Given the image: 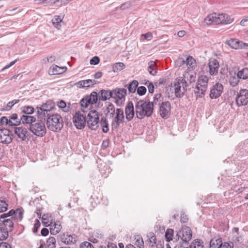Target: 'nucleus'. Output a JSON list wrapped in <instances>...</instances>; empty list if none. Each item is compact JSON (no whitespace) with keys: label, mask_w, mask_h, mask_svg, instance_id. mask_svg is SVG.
<instances>
[{"label":"nucleus","mask_w":248,"mask_h":248,"mask_svg":"<svg viewBox=\"0 0 248 248\" xmlns=\"http://www.w3.org/2000/svg\"><path fill=\"white\" fill-rule=\"evenodd\" d=\"M146 88L143 86L137 87V93L140 96L145 94L146 92Z\"/></svg>","instance_id":"nucleus-53"},{"label":"nucleus","mask_w":248,"mask_h":248,"mask_svg":"<svg viewBox=\"0 0 248 248\" xmlns=\"http://www.w3.org/2000/svg\"><path fill=\"white\" fill-rule=\"evenodd\" d=\"M53 227V226H52V224H51L50 225V233L51 234H53V235H56L57 233H58L59 232V231H56V229H54Z\"/></svg>","instance_id":"nucleus-63"},{"label":"nucleus","mask_w":248,"mask_h":248,"mask_svg":"<svg viewBox=\"0 0 248 248\" xmlns=\"http://www.w3.org/2000/svg\"><path fill=\"white\" fill-rule=\"evenodd\" d=\"M66 69V67H60L55 65L50 68V70L52 75H59L65 72Z\"/></svg>","instance_id":"nucleus-30"},{"label":"nucleus","mask_w":248,"mask_h":248,"mask_svg":"<svg viewBox=\"0 0 248 248\" xmlns=\"http://www.w3.org/2000/svg\"><path fill=\"white\" fill-rule=\"evenodd\" d=\"M148 72L153 76H155L157 73V67L155 62L150 61L148 62Z\"/></svg>","instance_id":"nucleus-28"},{"label":"nucleus","mask_w":248,"mask_h":248,"mask_svg":"<svg viewBox=\"0 0 248 248\" xmlns=\"http://www.w3.org/2000/svg\"><path fill=\"white\" fill-rule=\"evenodd\" d=\"M234 244L232 242L221 243L220 248H233Z\"/></svg>","instance_id":"nucleus-55"},{"label":"nucleus","mask_w":248,"mask_h":248,"mask_svg":"<svg viewBox=\"0 0 248 248\" xmlns=\"http://www.w3.org/2000/svg\"><path fill=\"white\" fill-rule=\"evenodd\" d=\"M153 103L140 100L135 104V113L137 118L142 119L145 117H150L153 112Z\"/></svg>","instance_id":"nucleus-1"},{"label":"nucleus","mask_w":248,"mask_h":248,"mask_svg":"<svg viewBox=\"0 0 248 248\" xmlns=\"http://www.w3.org/2000/svg\"><path fill=\"white\" fill-rule=\"evenodd\" d=\"M226 43L230 47L235 49L248 48V44L244 43L236 39L231 38L227 40Z\"/></svg>","instance_id":"nucleus-15"},{"label":"nucleus","mask_w":248,"mask_h":248,"mask_svg":"<svg viewBox=\"0 0 248 248\" xmlns=\"http://www.w3.org/2000/svg\"><path fill=\"white\" fill-rule=\"evenodd\" d=\"M170 103L169 101L162 102L159 108V114L163 119L169 118L170 112Z\"/></svg>","instance_id":"nucleus-16"},{"label":"nucleus","mask_w":248,"mask_h":248,"mask_svg":"<svg viewBox=\"0 0 248 248\" xmlns=\"http://www.w3.org/2000/svg\"><path fill=\"white\" fill-rule=\"evenodd\" d=\"M112 98L116 99L115 103L121 106L123 105L125 100L127 90L125 88H115L112 90Z\"/></svg>","instance_id":"nucleus-10"},{"label":"nucleus","mask_w":248,"mask_h":248,"mask_svg":"<svg viewBox=\"0 0 248 248\" xmlns=\"http://www.w3.org/2000/svg\"><path fill=\"white\" fill-rule=\"evenodd\" d=\"M15 214V210L12 209L6 213H4V214H2L0 216V221H1L2 219H6V218L12 216L11 218H13V216L14 217Z\"/></svg>","instance_id":"nucleus-44"},{"label":"nucleus","mask_w":248,"mask_h":248,"mask_svg":"<svg viewBox=\"0 0 248 248\" xmlns=\"http://www.w3.org/2000/svg\"><path fill=\"white\" fill-rule=\"evenodd\" d=\"M36 119V118L35 117L27 114L23 115L20 118L21 124H29L30 125H31Z\"/></svg>","instance_id":"nucleus-25"},{"label":"nucleus","mask_w":248,"mask_h":248,"mask_svg":"<svg viewBox=\"0 0 248 248\" xmlns=\"http://www.w3.org/2000/svg\"><path fill=\"white\" fill-rule=\"evenodd\" d=\"M209 72L210 76H216L217 74L219 68L218 61L215 58H211L208 63Z\"/></svg>","instance_id":"nucleus-17"},{"label":"nucleus","mask_w":248,"mask_h":248,"mask_svg":"<svg viewBox=\"0 0 248 248\" xmlns=\"http://www.w3.org/2000/svg\"><path fill=\"white\" fill-rule=\"evenodd\" d=\"M142 36L144 37V38L147 40H151L152 38V33L150 32H148L145 34H142Z\"/></svg>","instance_id":"nucleus-60"},{"label":"nucleus","mask_w":248,"mask_h":248,"mask_svg":"<svg viewBox=\"0 0 248 248\" xmlns=\"http://www.w3.org/2000/svg\"><path fill=\"white\" fill-rule=\"evenodd\" d=\"M0 125L5 124L11 126V124H12V122L10 121L7 117L3 116L0 118Z\"/></svg>","instance_id":"nucleus-48"},{"label":"nucleus","mask_w":248,"mask_h":248,"mask_svg":"<svg viewBox=\"0 0 248 248\" xmlns=\"http://www.w3.org/2000/svg\"><path fill=\"white\" fill-rule=\"evenodd\" d=\"M126 119L128 121H130L134 117L135 114L134 108L132 102H129L125 108Z\"/></svg>","instance_id":"nucleus-19"},{"label":"nucleus","mask_w":248,"mask_h":248,"mask_svg":"<svg viewBox=\"0 0 248 248\" xmlns=\"http://www.w3.org/2000/svg\"><path fill=\"white\" fill-rule=\"evenodd\" d=\"M186 64L187 66L193 68L195 65V61L192 56H188L186 60Z\"/></svg>","instance_id":"nucleus-41"},{"label":"nucleus","mask_w":248,"mask_h":248,"mask_svg":"<svg viewBox=\"0 0 248 248\" xmlns=\"http://www.w3.org/2000/svg\"><path fill=\"white\" fill-rule=\"evenodd\" d=\"M112 90H101L98 94V99L101 101H106L110 98H112Z\"/></svg>","instance_id":"nucleus-21"},{"label":"nucleus","mask_w":248,"mask_h":248,"mask_svg":"<svg viewBox=\"0 0 248 248\" xmlns=\"http://www.w3.org/2000/svg\"><path fill=\"white\" fill-rule=\"evenodd\" d=\"M124 120V111L121 108H117L115 112V116L113 120L111 125L112 128L117 129L121 123H123Z\"/></svg>","instance_id":"nucleus-12"},{"label":"nucleus","mask_w":248,"mask_h":248,"mask_svg":"<svg viewBox=\"0 0 248 248\" xmlns=\"http://www.w3.org/2000/svg\"><path fill=\"white\" fill-rule=\"evenodd\" d=\"M8 204L5 201L0 200V213L4 212L7 210Z\"/></svg>","instance_id":"nucleus-50"},{"label":"nucleus","mask_w":248,"mask_h":248,"mask_svg":"<svg viewBox=\"0 0 248 248\" xmlns=\"http://www.w3.org/2000/svg\"><path fill=\"white\" fill-rule=\"evenodd\" d=\"M0 248H11V247L6 242H1L0 243Z\"/></svg>","instance_id":"nucleus-64"},{"label":"nucleus","mask_w":248,"mask_h":248,"mask_svg":"<svg viewBox=\"0 0 248 248\" xmlns=\"http://www.w3.org/2000/svg\"><path fill=\"white\" fill-rule=\"evenodd\" d=\"M209 78L204 75L199 76L194 92L197 96L202 97L205 94L208 87Z\"/></svg>","instance_id":"nucleus-4"},{"label":"nucleus","mask_w":248,"mask_h":248,"mask_svg":"<svg viewBox=\"0 0 248 248\" xmlns=\"http://www.w3.org/2000/svg\"><path fill=\"white\" fill-rule=\"evenodd\" d=\"M189 248H203V246L202 245L200 240H194L192 244L189 246Z\"/></svg>","instance_id":"nucleus-45"},{"label":"nucleus","mask_w":248,"mask_h":248,"mask_svg":"<svg viewBox=\"0 0 248 248\" xmlns=\"http://www.w3.org/2000/svg\"><path fill=\"white\" fill-rule=\"evenodd\" d=\"M145 83L144 85H146L148 87V91L150 93H153L154 92L155 87L153 83L150 82L149 80H145Z\"/></svg>","instance_id":"nucleus-49"},{"label":"nucleus","mask_w":248,"mask_h":248,"mask_svg":"<svg viewBox=\"0 0 248 248\" xmlns=\"http://www.w3.org/2000/svg\"><path fill=\"white\" fill-rule=\"evenodd\" d=\"M13 101L9 102L6 106H4L2 110L3 111H9L14 106Z\"/></svg>","instance_id":"nucleus-57"},{"label":"nucleus","mask_w":248,"mask_h":248,"mask_svg":"<svg viewBox=\"0 0 248 248\" xmlns=\"http://www.w3.org/2000/svg\"><path fill=\"white\" fill-rule=\"evenodd\" d=\"M62 242L66 245L74 244L76 242V235L67 232L63 234L62 237Z\"/></svg>","instance_id":"nucleus-20"},{"label":"nucleus","mask_w":248,"mask_h":248,"mask_svg":"<svg viewBox=\"0 0 248 248\" xmlns=\"http://www.w3.org/2000/svg\"><path fill=\"white\" fill-rule=\"evenodd\" d=\"M15 212L14 217L21 220L23 218V212L22 210L20 209H17L16 210H15Z\"/></svg>","instance_id":"nucleus-51"},{"label":"nucleus","mask_w":248,"mask_h":248,"mask_svg":"<svg viewBox=\"0 0 248 248\" xmlns=\"http://www.w3.org/2000/svg\"><path fill=\"white\" fill-rule=\"evenodd\" d=\"M54 107L55 105L54 103L51 100L47 101L46 103L38 106V107L41 108L43 109V111L48 113H50V111L54 108Z\"/></svg>","instance_id":"nucleus-26"},{"label":"nucleus","mask_w":248,"mask_h":248,"mask_svg":"<svg viewBox=\"0 0 248 248\" xmlns=\"http://www.w3.org/2000/svg\"><path fill=\"white\" fill-rule=\"evenodd\" d=\"M223 90V85L219 83H217L213 85L210 90V97L211 99H216L222 94Z\"/></svg>","instance_id":"nucleus-18"},{"label":"nucleus","mask_w":248,"mask_h":248,"mask_svg":"<svg viewBox=\"0 0 248 248\" xmlns=\"http://www.w3.org/2000/svg\"><path fill=\"white\" fill-rule=\"evenodd\" d=\"M100 124L102 128L103 132L105 133H107L108 131L109 128L108 122L106 118L105 117L101 118Z\"/></svg>","instance_id":"nucleus-34"},{"label":"nucleus","mask_w":248,"mask_h":248,"mask_svg":"<svg viewBox=\"0 0 248 248\" xmlns=\"http://www.w3.org/2000/svg\"><path fill=\"white\" fill-rule=\"evenodd\" d=\"M41 233L42 235L44 236H46L48 235L49 233L48 230L47 228H44L42 229L41 231Z\"/></svg>","instance_id":"nucleus-62"},{"label":"nucleus","mask_w":248,"mask_h":248,"mask_svg":"<svg viewBox=\"0 0 248 248\" xmlns=\"http://www.w3.org/2000/svg\"><path fill=\"white\" fill-rule=\"evenodd\" d=\"M13 135L11 131L7 129H0V142L3 144H9L13 140Z\"/></svg>","instance_id":"nucleus-14"},{"label":"nucleus","mask_w":248,"mask_h":248,"mask_svg":"<svg viewBox=\"0 0 248 248\" xmlns=\"http://www.w3.org/2000/svg\"><path fill=\"white\" fill-rule=\"evenodd\" d=\"M35 110L36 111V116L37 117V120H42L46 121V118L47 119V117H49V115L51 114L50 113L43 111V109H42L41 108L38 107V106L36 107Z\"/></svg>","instance_id":"nucleus-24"},{"label":"nucleus","mask_w":248,"mask_h":248,"mask_svg":"<svg viewBox=\"0 0 248 248\" xmlns=\"http://www.w3.org/2000/svg\"><path fill=\"white\" fill-rule=\"evenodd\" d=\"M235 102L238 107L247 105L248 104V90H240L235 98Z\"/></svg>","instance_id":"nucleus-11"},{"label":"nucleus","mask_w":248,"mask_h":248,"mask_svg":"<svg viewBox=\"0 0 248 248\" xmlns=\"http://www.w3.org/2000/svg\"><path fill=\"white\" fill-rule=\"evenodd\" d=\"M107 110L108 113H110V116H113L115 111L114 106L111 103H109L107 108Z\"/></svg>","instance_id":"nucleus-46"},{"label":"nucleus","mask_w":248,"mask_h":248,"mask_svg":"<svg viewBox=\"0 0 248 248\" xmlns=\"http://www.w3.org/2000/svg\"><path fill=\"white\" fill-rule=\"evenodd\" d=\"M79 248H94L93 245L89 242L84 241L80 244Z\"/></svg>","instance_id":"nucleus-54"},{"label":"nucleus","mask_w":248,"mask_h":248,"mask_svg":"<svg viewBox=\"0 0 248 248\" xmlns=\"http://www.w3.org/2000/svg\"><path fill=\"white\" fill-rule=\"evenodd\" d=\"M9 119L12 122L11 126H17L20 125L21 121L20 118H18V115L16 113H13L9 117Z\"/></svg>","instance_id":"nucleus-29"},{"label":"nucleus","mask_w":248,"mask_h":248,"mask_svg":"<svg viewBox=\"0 0 248 248\" xmlns=\"http://www.w3.org/2000/svg\"><path fill=\"white\" fill-rule=\"evenodd\" d=\"M15 133L23 140H25L28 136V131L25 128L20 127L15 128Z\"/></svg>","instance_id":"nucleus-22"},{"label":"nucleus","mask_w":248,"mask_h":248,"mask_svg":"<svg viewBox=\"0 0 248 248\" xmlns=\"http://www.w3.org/2000/svg\"><path fill=\"white\" fill-rule=\"evenodd\" d=\"M84 82H85V87L87 88L91 86L93 87L94 84H96V81L92 79L84 80Z\"/></svg>","instance_id":"nucleus-52"},{"label":"nucleus","mask_w":248,"mask_h":248,"mask_svg":"<svg viewBox=\"0 0 248 248\" xmlns=\"http://www.w3.org/2000/svg\"><path fill=\"white\" fill-rule=\"evenodd\" d=\"M9 236V232L3 227H0V241L6 240Z\"/></svg>","instance_id":"nucleus-37"},{"label":"nucleus","mask_w":248,"mask_h":248,"mask_svg":"<svg viewBox=\"0 0 248 248\" xmlns=\"http://www.w3.org/2000/svg\"><path fill=\"white\" fill-rule=\"evenodd\" d=\"M57 105L59 108H65L66 106V103L63 100H61L60 102H58Z\"/></svg>","instance_id":"nucleus-61"},{"label":"nucleus","mask_w":248,"mask_h":248,"mask_svg":"<svg viewBox=\"0 0 248 248\" xmlns=\"http://www.w3.org/2000/svg\"><path fill=\"white\" fill-rule=\"evenodd\" d=\"M147 241L149 246L151 247H154L156 242V239L155 234L153 232H150L147 234Z\"/></svg>","instance_id":"nucleus-31"},{"label":"nucleus","mask_w":248,"mask_h":248,"mask_svg":"<svg viewBox=\"0 0 248 248\" xmlns=\"http://www.w3.org/2000/svg\"><path fill=\"white\" fill-rule=\"evenodd\" d=\"M56 239L54 237H50L46 241V248H55Z\"/></svg>","instance_id":"nucleus-39"},{"label":"nucleus","mask_w":248,"mask_h":248,"mask_svg":"<svg viewBox=\"0 0 248 248\" xmlns=\"http://www.w3.org/2000/svg\"><path fill=\"white\" fill-rule=\"evenodd\" d=\"M132 6L131 2L127 1L123 4H122L120 7V8L122 10H125L127 8H130Z\"/></svg>","instance_id":"nucleus-59"},{"label":"nucleus","mask_w":248,"mask_h":248,"mask_svg":"<svg viewBox=\"0 0 248 248\" xmlns=\"http://www.w3.org/2000/svg\"><path fill=\"white\" fill-rule=\"evenodd\" d=\"M162 101V97L161 93H156L154 97L153 106L155 105L159 104L160 102Z\"/></svg>","instance_id":"nucleus-43"},{"label":"nucleus","mask_w":248,"mask_h":248,"mask_svg":"<svg viewBox=\"0 0 248 248\" xmlns=\"http://www.w3.org/2000/svg\"><path fill=\"white\" fill-rule=\"evenodd\" d=\"M0 221V227H3L6 229L8 232H11L13 230L14 223L11 218L2 219Z\"/></svg>","instance_id":"nucleus-23"},{"label":"nucleus","mask_w":248,"mask_h":248,"mask_svg":"<svg viewBox=\"0 0 248 248\" xmlns=\"http://www.w3.org/2000/svg\"><path fill=\"white\" fill-rule=\"evenodd\" d=\"M138 85L139 82L136 80H134L131 82H130L127 86L129 93H134L137 89Z\"/></svg>","instance_id":"nucleus-33"},{"label":"nucleus","mask_w":248,"mask_h":248,"mask_svg":"<svg viewBox=\"0 0 248 248\" xmlns=\"http://www.w3.org/2000/svg\"><path fill=\"white\" fill-rule=\"evenodd\" d=\"M98 100V93L96 92H93L90 95L85 96L80 101L81 110L86 112L85 109L90 105L96 103Z\"/></svg>","instance_id":"nucleus-7"},{"label":"nucleus","mask_w":248,"mask_h":248,"mask_svg":"<svg viewBox=\"0 0 248 248\" xmlns=\"http://www.w3.org/2000/svg\"><path fill=\"white\" fill-rule=\"evenodd\" d=\"M41 226V223L38 219H36L35 221V223L34 225V227L33 228V232L34 233H36L38 232V230Z\"/></svg>","instance_id":"nucleus-56"},{"label":"nucleus","mask_w":248,"mask_h":248,"mask_svg":"<svg viewBox=\"0 0 248 248\" xmlns=\"http://www.w3.org/2000/svg\"><path fill=\"white\" fill-rule=\"evenodd\" d=\"M63 17L60 16H55L52 19L51 21L53 25L58 30H60L62 27Z\"/></svg>","instance_id":"nucleus-27"},{"label":"nucleus","mask_w":248,"mask_h":248,"mask_svg":"<svg viewBox=\"0 0 248 248\" xmlns=\"http://www.w3.org/2000/svg\"><path fill=\"white\" fill-rule=\"evenodd\" d=\"M233 19L226 14H217L216 13L208 15L204 19L208 25L228 24L232 23Z\"/></svg>","instance_id":"nucleus-2"},{"label":"nucleus","mask_w":248,"mask_h":248,"mask_svg":"<svg viewBox=\"0 0 248 248\" xmlns=\"http://www.w3.org/2000/svg\"><path fill=\"white\" fill-rule=\"evenodd\" d=\"M240 78L238 77L237 75L236 76L235 74L233 76L230 77L229 78V83L232 87H235L239 82Z\"/></svg>","instance_id":"nucleus-40"},{"label":"nucleus","mask_w":248,"mask_h":248,"mask_svg":"<svg viewBox=\"0 0 248 248\" xmlns=\"http://www.w3.org/2000/svg\"><path fill=\"white\" fill-rule=\"evenodd\" d=\"M237 76L240 79H246L248 78V68H244L237 73Z\"/></svg>","instance_id":"nucleus-35"},{"label":"nucleus","mask_w":248,"mask_h":248,"mask_svg":"<svg viewBox=\"0 0 248 248\" xmlns=\"http://www.w3.org/2000/svg\"><path fill=\"white\" fill-rule=\"evenodd\" d=\"M73 123L78 129H82L85 126L86 118L85 116L79 112H76L73 118Z\"/></svg>","instance_id":"nucleus-13"},{"label":"nucleus","mask_w":248,"mask_h":248,"mask_svg":"<svg viewBox=\"0 0 248 248\" xmlns=\"http://www.w3.org/2000/svg\"><path fill=\"white\" fill-rule=\"evenodd\" d=\"M35 109L31 106H25L22 108V112L27 115L32 114Z\"/></svg>","instance_id":"nucleus-38"},{"label":"nucleus","mask_w":248,"mask_h":248,"mask_svg":"<svg viewBox=\"0 0 248 248\" xmlns=\"http://www.w3.org/2000/svg\"><path fill=\"white\" fill-rule=\"evenodd\" d=\"M99 58L97 56H94L90 60V63L92 65H96L99 63Z\"/></svg>","instance_id":"nucleus-58"},{"label":"nucleus","mask_w":248,"mask_h":248,"mask_svg":"<svg viewBox=\"0 0 248 248\" xmlns=\"http://www.w3.org/2000/svg\"><path fill=\"white\" fill-rule=\"evenodd\" d=\"M187 82L185 79L179 77L176 79L174 83L175 94L177 97H181L184 95V92L187 90Z\"/></svg>","instance_id":"nucleus-9"},{"label":"nucleus","mask_w":248,"mask_h":248,"mask_svg":"<svg viewBox=\"0 0 248 248\" xmlns=\"http://www.w3.org/2000/svg\"><path fill=\"white\" fill-rule=\"evenodd\" d=\"M134 244L139 248H144V242L142 238L140 235H137L134 238Z\"/></svg>","instance_id":"nucleus-36"},{"label":"nucleus","mask_w":248,"mask_h":248,"mask_svg":"<svg viewBox=\"0 0 248 248\" xmlns=\"http://www.w3.org/2000/svg\"><path fill=\"white\" fill-rule=\"evenodd\" d=\"M173 236V230L170 229H168L165 233V237L167 241H169L172 239Z\"/></svg>","instance_id":"nucleus-47"},{"label":"nucleus","mask_w":248,"mask_h":248,"mask_svg":"<svg viewBox=\"0 0 248 248\" xmlns=\"http://www.w3.org/2000/svg\"><path fill=\"white\" fill-rule=\"evenodd\" d=\"M221 243V238H214L210 240V248H220Z\"/></svg>","instance_id":"nucleus-32"},{"label":"nucleus","mask_w":248,"mask_h":248,"mask_svg":"<svg viewBox=\"0 0 248 248\" xmlns=\"http://www.w3.org/2000/svg\"><path fill=\"white\" fill-rule=\"evenodd\" d=\"M45 121L36 119L30 126L29 130L36 136L42 137L46 132Z\"/></svg>","instance_id":"nucleus-5"},{"label":"nucleus","mask_w":248,"mask_h":248,"mask_svg":"<svg viewBox=\"0 0 248 248\" xmlns=\"http://www.w3.org/2000/svg\"><path fill=\"white\" fill-rule=\"evenodd\" d=\"M99 116L96 110H91L86 117V123L91 130H96L99 126Z\"/></svg>","instance_id":"nucleus-8"},{"label":"nucleus","mask_w":248,"mask_h":248,"mask_svg":"<svg viewBox=\"0 0 248 248\" xmlns=\"http://www.w3.org/2000/svg\"><path fill=\"white\" fill-rule=\"evenodd\" d=\"M124 67V65L123 62L115 63L112 66V70L114 72L120 71Z\"/></svg>","instance_id":"nucleus-42"},{"label":"nucleus","mask_w":248,"mask_h":248,"mask_svg":"<svg viewBox=\"0 0 248 248\" xmlns=\"http://www.w3.org/2000/svg\"><path fill=\"white\" fill-rule=\"evenodd\" d=\"M47 127L53 131L61 130L63 125L62 117L58 114H52L46 120Z\"/></svg>","instance_id":"nucleus-3"},{"label":"nucleus","mask_w":248,"mask_h":248,"mask_svg":"<svg viewBox=\"0 0 248 248\" xmlns=\"http://www.w3.org/2000/svg\"><path fill=\"white\" fill-rule=\"evenodd\" d=\"M176 235L178 238L181 237L182 241L179 243L178 248H184V246L188 247V242L191 239L192 236L191 229L188 227H185L179 232V234L178 233Z\"/></svg>","instance_id":"nucleus-6"}]
</instances>
